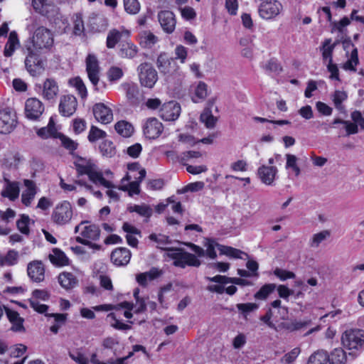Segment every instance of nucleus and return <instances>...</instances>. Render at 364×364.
Listing matches in <instances>:
<instances>
[{"label":"nucleus","mask_w":364,"mask_h":364,"mask_svg":"<svg viewBox=\"0 0 364 364\" xmlns=\"http://www.w3.org/2000/svg\"><path fill=\"white\" fill-rule=\"evenodd\" d=\"M53 43V33L43 26L36 28L31 40L26 43L28 55L25 59V65L32 76L40 75L44 71V64L38 53L49 50Z\"/></svg>","instance_id":"nucleus-1"},{"label":"nucleus","mask_w":364,"mask_h":364,"mask_svg":"<svg viewBox=\"0 0 364 364\" xmlns=\"http://www.w3.org/2000/svg\"><path fill=\"white\" fill-rule=\"evenodd\" d=\"M74 164L79 176L87 175L89 179L95 185L107 188H114L111 181L104 178L102 172L99 170L92 159L80 157Z\"/></svg>","instance_id":"nucleus-2"},{"label":"nucleus","mask_w":364,"mask_h":364,"mask_svg":"<svg viewBox=\"0 0 364 364\" xmlns=\"http://www.w3.org/2000/svg\"><path fill=\"white\" fill-rule=\"evenodd\" d=\"M341 343L349 350L361 351L364 348V330L350 328L345 331L341 336Z\"/></svg>","instance_id":"nucleus-3"},{"label":"nucleus","mask_w":364,"mask_h":364,"mask_svg":"<svg viewBox=\"0 0 364 364\" xmlns=\"http://www.w3.org/2000/svg\"><path fill=\"white\" fill-rule=\"evenodd\" d=\"M167 255L173 259V265L181 268L186 266L198 267L200 265V261L193 254L183 251L182 249L168 248Z\"/></svg>","instance_id":"nucleus-4"},{"label":"nucleus","mask_w":364,"mask_h":364,"mask_svg":"<svg viewBox=\"0 0 364 364\" xmlns=\"http://www.w3.org/2000/svg\"><path fill=\"white\" fill-rule=\"evenodd\" d=\"M136 70L141 85L147 88L154 87L158 80V74L153 65L143 63L137 67Z\"/></svg>","instance_id":"nucleus-5"},{"label":"nucleus","mask_w":364,"mask_h":364,"mask_svg":"<svg viewBox=\"0 0 364 364\" xmlns=\"http://www.w3.org/2000/svg\"><path fill=\"white\" fill-rule=\"evenodd\" d=\"M73 215L71 204L68 201L64 200L55 207L51 215V219L57 225H64L70 223Z\"/></svg>","instance_id":"nucleus-6"},{"label":"nucleus","mask_w":364,"mask_h":364,"mask_svg":"<svg viewBox=\"0 0 364 364\" xmlns=\"http://www.w3.org/2000/svg\"><path fill=\"white\" fill-rule=\"evenodd\" d=\"M350 118L352 122L336 118L333 121L332 124H343L345 126L346 136L357 134L358 132V127L364 130V117L362 116L360 111L355 110L351 112Z\"/></svg>","instance_id":"nucleus-7"},{"label":"nucleus","mask_w":364,"mask_h":364,"mask_svg":"<svg viewBox=\"0 0 364 364\" xmlns=\"http://www.w3.org/2000/svg\"><path fill=\"white\" fill-rule=\"evenodd\" d=\"M18 119L16 112L9 108L0 110V133L9 134L17 127Z\"/></svg>","instance_id":"nucleus-8"},{"label":"nucleus","mask_w":364,"mask_h":364,"mask_svg":"<svg viewBox=\"0 0 364 364\" xmlns=\"http://www.w3.org/2000/svg\"><path fill=\"white\" fill-rule=\"evenodd\" d=\"M138 174V180H134L128 183H126L125 182L131 181L132 179V176L130 174H126V176L122 179L121 185L118 188L123 191H127L130 196L134 194H139L140 193V183L146 177V170H139Z\"/></svg>","instance_id":"nucleus-9"},{"label":"nucleus","mask_w":364,"mask_h":364,"mask_svg":"<svg viewBox=\"0 0 364 364\" xmlns=\"http://www.w3.org/2000/svg\"><path fill=\"white\" fill-rule=\"evenodd\" d=\"M85 64L88 78L95 89L97 90V84L100 81V72L99 61L94 54H88L85 59Z\"/></svg>","instance_id":"nucleus-10"},{"label":"nucleus","mask_w":364,"mask_h":364,"mask_svg":"<svg viewBox=\"0 0 364 364\" xmlns=\"http://www.w3.org/2000/svg\"><path fill=\"white\" fill-rule=\"evenodd\" d=\"M100 230L94 224H85L80 231V236L76 238V241L84 245H90V240H97L100 238Z\"/></svg>","instance_id":"nucleus-11"},{"label":"nucleus","mask_w":364,"mask_h":364,"mask_svg":"<svg viewBox=\"0 0 364 364\" xmlns=\"http://www.w3.org/2000/svg\"><path fill=\"white\" fill-rule=\"evenodd\" d=\"M181 106L175 101L164 103L159 109L160 117L165 121H175L181 114Z\"/></svg>","instance_id":"nucleus-12"},{"label":"nucleus","mask_w":364,"mask_h":364,"mask_svg":"<svg viewBox=\"0 0 364 364\" xmlns=\"http://www.w3.org/2000/svg\"><path fill=\"white\" fill-rule=\"evenodd\" d=\"M282 6L277 0L262 1L259 6V13L264 19H271L277 16L282 10Z\"/></svg>","instance_id":"nucleus-13"},{"label":"nucleus","mask_w":364,"mask_h":364,"mask_svg":"<svg viewBox=\"0 0 364 364\" xmlns=\"http://www.w3.org/2000/svg\"><path fill=\"white\" fill-rule=\"evenodd\" d=\"M158 21L162 30L168 34L172 33L176 25V19L175 14L168 10L161 11L157 15Z\"/></svg>","instance_id":"nucleus-14"},{"label":"nucleus","mask_w":364,"mask_h":364,"mask_svg":"<svg viewBox=\"0 0 364 364\" xmlns=\"http://www.w3.org/2000/svg\"><path fill=\"white\" fill-rule=\"evenodd\" d=\"M163 130L164 126L162 123L154 117L147 119L143 126L144 134L150 139L159 137Z\"/></svg>","instance_id":"nucleus-15"},{"label":"nucleus","mask_w":364,"mask_h":364,"mask_svg":"<svg viewBox=\"0 0 364 364\" xmlns=\"http://www.w3.org/2000/svg\"><path fill=\"white\" fill-rule=\"evenodd\" d=\"M44 111L43 103L37 98H29L26 101L25 114L33 120L38 119Z\"/></svg>","instance_id":"nucleus-16"},{"label":"nucleus","mask_w":364,"mask_h":364,"mask_svg":"<svg viewBox=\"0 0 364 364\" xmlns=\"http://www.w3.org/2000/svg\"><path fill=\"white\" fill-rule=\"evenodd\" d=\"M92 111L96 120L102 124H109L113 120L112 110L104 103L95 104Z\"/></svg>","instance_id":"nucleus-17"},{"label":"nucleus","mask_w":364,"mask_h":364,"mask_svg":"<svg viewBox=\"0 0 364 364\" xmlns=\"http://www.w3.org/2000/svg\"><path fill=\"white\" fill-rule=\"evenodd\" d=\"M77 102L73 95H64L60 98L59 112L64 117H70L75 112Z\"/></svg>","instance_id":"nucleus-18"},{"label":"nucleus","mask_w":364,"mask_h":364,"mask_svg":"<svg viewBox=\"0 0 364 364\" xmlns=\"http://www.w3.org/2000/svg\"><path fill=\"white\" fill-rule=\"evenodd\" d=\"M49 295L47 291L36 289L33 291L32 297L28 300L30 306L36 311L43 314L47 311L48 306L46 304H40L38 299L46 301L48 299Z\"/></svg>","instance_id":"nucleus-19"},{"label":"nucleus","mask_w":364,"mask_h":364,"mask_svg":"<svg viewBox=\"0 0 364 364\" xmlns=\"http://www.w3.org/2000/svg\"><path fill=\"white\" fill-rule=\"evenodd\" d=\"M27 273L34 282H41L45 277V268L41 261L34 260L28 264Z\"/></svg>","instance_id":"nucleus-20"},{"label":"nucleus","mask_w":364,"mask_h":364,"mask_svg":"<svg viewBox=\"0 0 364 364\" xmlns=\"http://www.w3.org/2000/svg\"><path fill=\"white\" fill-rule=\"evenodd\" d=\"M156 65L159 71L164 75H172L178 69L175 59L167 58L165 54H161L157 58Z\"/></svg>","instance_id":"nucleus-21"},{"label":"nucleus","mask_w":364,"mask_h":364,"mask_svg":"<svg viewBox=\"0 0 364 364\" xmlns=\"http://www.w3.org/2000/svg\"><path fill=\"white\" fill-rule=\"evenodd\" d=\"M131 252L126 247H118L112 252L110 258L116 266H126L130 261Z\"/></svg>","instance_id":"nucleus-22"},{"label":"nucleus","mask_w":364,"mask_h":364,"mask_svg":"<svg viewBox=\"0 0 364 364\" xmlns=\"http://www.w3.org/2000/svg\"><path fill=\"white\" fill-rule=\"evenodd\" d=\"M277 168L273 166H261L257 170V175L262 182L266 185H272L277 175Z\"/></svg>","instance_id":"nucleus-23"},{"label":"nucleus","mask_w":364,"mask_h":364,"mask_svg":"<svg viewBox=\"0 0 364 364\" xmlns=\"http://www.w3.org/2000/svg\"><path fill=\"white\" fill-rule=\"evenodd\" d=\"M343 44L344 50H348L350 48H353L351 50L350 55V58L343 65V68L345 70H350L353 72H355L356 71L355 67L359 63L358 49H357V48L355 47V46L350 41H344L343 43Z\"/></svg>","instance_id":"nucleus-24"},{"label":"nucleus","mask_w":364,"mask_h":364,"mask_svg":"<svg viewBox=\"0 0 364 364\" xmlns=\"http://www.w3.org/2000/svg\"><path fill=\"white\" fill-rule=\"evenodd\" d=\"M23 183L26 186V189L22 192L21 202L25 206L28 207L31 205L38 192V188L35 182L29 179H25Z\"/></svg>","instance_id":"nucleus-25"},{"label":"nucleus","mask_w":364,"mask_h":364,"mask_svg":"<svg viewBox=\"0 0 364 364\" xmlns=\"http://www.w3.org/2000/svg\"><path fill=\"white\" fill-rule=\"evenodd\" d=\"M129 31L120 28L119 29H112L109 31L107 37V46L113 48L116 44L122 38L129 36Z\"/></svg>","instance_id":"nucleus-26"},{"label":"nucleus","mask_w":364,"mask_h":364,"mask_svg":"<svg viewBox=\"0 0 364 364\" xmlns=\"http://www.w3.org/2000/svg\"><path fill=\"white\" fill-rule=\"evenodd\" d=\"M59 88L56 81L48 78L43 82L42 96L47 100H54L58 94Z\"/></svg>","instance_id":"nucleus-27"},{"label":"nucleus","mask_w":364,"mask_h":364,"mask_svg":"<svg viewBox=\"0 0 364 364\" xmlns=\"http://www.w3.org/2000/svg\"><path fill=\"white\" fill-rule=\"evenodd\" d=\"M4 179L6 182V186L1 192L4 197L9 198L11 200H14L19 196V187L17 182H11L6 174H4Z\"/></svg>","instance_id":"nucleus-28"},{"label":"nucleus","mask_w":364,"mask_h":364,"mask_svg":"<svg viewBox=\"0 0 364 364\" xmlns=\"http://www.w3.org/2000/svg\"><path fill=\"white\" fill-rule=\"evenodd\" d=\"M161 275V272L156 268H151L149 271L136 274V280L142 287H146L148 283Z\"/></svg>","instance_id":"nucleus-29"},{"label":"nucleus","mask_w":364,"mask_h":364,"mask_svg":"<svg viewBox=\"0 0 364 364\" xmlns=\"http://www.w3.org/2000/svg\"><path fill=\"white\" fill-rule=\"evenodd\" d=\"M7 318L12 323L11 330L14 331H21L23 330V319L19 316V314L14 310L4 308Z\"/></svg>","instance_id":"nucleus-30"},{"label":"nucleus","mask_w":364,"mask_h":364,"mask_svg":"<svg viewBox=\"0 0 364 364\" xmlns=\"http://www.w3.org/2000/svg\"><path fill=\"white\" fill-rule=\"evenodd\" d=\"M213 102H208V107H206L200 116V121L205 124V126L208 129H213L215 127V124L218 122V118L214 117L212 111L210 109V107L213 106Z\"/></svg>","instance_id":"nucleus-31"},{"label":"nucleus","mask_w":364,"mask_h":364,"mask_svg":"<svg viewBox=\"0 0 364 364\" xmlns=\"http://www.w3.org/2000/svg\"><path fill=\"white\" fill-rule=\"evenodd\" d=\"M127 210L129 213H136L140 216L145 218L146 222L149 221L153 213L151 207L146 203L129 205Z\"/></svg>","instance_id":"nucleus-32"},{"label":"nucleus","mask_w":364,"mask_h":364,"mask_svg":"<svg viewBox=\"0 0 364 364\" xmlns=\"http://www.w3.org/2000/svg\"><path fill=\"white\" fill-rule=\"evenodd\" d=\"M138 48L133 43L127 41L122 43L119 55L123 58L132 59L136 56Z\"/></svg>","instance_id":"nucleus-33"},{"label":"nucleus","mask_w":364,"mask_h":364,"mask_svg":"<svg viewBox=\"0 0 364 364\" xmlns=\"http://www.w3.org/2000/svg\"><path fill=\"white\" fill-rule=\"evenodd\" d=\"M58 282L63 288L71 289L77 285V279L73 274L65 272L59 274Z\"/></svg>","instance_id":"nucleus-34"},{"label":"nucleus","mask_w":364,"mask_h":364,"mask_svg":"<svg viewBox=\"0 0 364 364\" xmlns=\"http://www.w3.org/2000/svg\"><path fill=\"white\" fill-rule=\"evenodd\" d=\"M50 262L55 266H65L68 264L69 259L65 254L58 248L53 250V252L48 256Z\"/></svg>","instance_id":"nucleus-35"},{"label":"nucleus","mask_w":364,"mask_h":364,"mask_svg":"<svg viewBox=\"0 0 364 364\" xmlns=\"http://www.w3.org/2000/svg\"><path fill=\"white\" fill-rule=\"evenodd\" d=\"M328 360L329 356L327 351L322 349L317 350L309 357L307 364H326Z\"/></svg>","instance_id":"nucleus-36"},{"label":"nucleus","mask_w":364,"mask_h":364,"mask_svg":"<svg viewBox=\"0 0 364 364\" xmlns=\"http://www.w3.org/2000/svg\"><path fill=\"white\" fill-rule=\"evenodd\" d=\"M330 364H346L347 361L346 353L341 348H334L328 354Z\"/></svg>","instance_id":"nucleus-37"},{"label":"nucleus","mask_w":364,"mask_h":364,"mask_svg":"<svg viewBox=\"0 0 364 364\" xmlns=\"http://www.w3.org/2000/svg\"><path fill=\"white\" fill-rule=\"evenodd\" d=\"M121 87L125 92L127 98L134 102L137 100L139 90L137 85L134 82H124L121 85Z\"/></svg>","instance_id":"nucleus-38"},{"label":"nucleus","mask_w":364,"mask_h":364,"mask_svg":"<svg viewBox=\"0 0 364 364\" xmlns=\"http://www.w3.org/2000/svg\"><path fill=\"white\" fill-rule=\"evenodd\" d=\"M18 44L19 41L16 33L15 31H11L4 48V55L6 57L11 56Z\"/></svg>","instance_id":"nucleus-39"},{"label":"nucleus","mask_w":364,"mask_h":364,"mask_svg":"<svg viewBox=\"0 0 364 364\" xmlns=\"http://www.w3.org/2000/svg\"><path fill=\"white\" fill-rule=\"evenodd\" d=\"M348 98V95L344 91L336 90L332 96V100L336 108L342 113L346 112L345 107L342 103Z\"/></svg>","instance_id":"nucleus-40"},{"label":"nucleus","mask_w":364,"mask_h":364,"mask_svg":"<svg viewBox=\"0 0 364 364\" xmlns=\"http://www.w3.org/2000/svg\"><path fill=\"white\" fill-rule=\"evenodd\" d=\"M18 252L14 250L8 251L5 256H0V266H13L17 264Z\"/></svg>","instance_id":"nucleus-41"},{"label":"nucleus","mask_w":364,"mask_h":364,"mask_svg":"<svg viewBox=\"0 0 364 364\" xmlns=\"http://www.w3.org/2000/svg\"><path fill=\"white\" fill-rule=\"evenodd\" d=\"M57 134V129L55 127V124L52 119H50L47 127H42L37 132V134L43 139L56 137Z\"/></svg>","instance_id":"nucleus-42"},{"label":"nucleus","mask_w":364,"mask_h":364,"mask_svg":"<svg viewBox=\"0 0 364 364\" xmlns=\"http://www.w3.org/2000/svg\"><path fill=\"white\" fill-rule=\"evenodd\" d=\"M114 128L117 132L124 137L130 136L134 131L132 125L126 121L118 122Z\"/></svg>","instance_id":"nucleus-43"},{"label":"nucleus","mask_w":364,"mask_h":364,"mask_svg":"<svg viewBox=\"0 0 364 364\" xmlns=\"http://www.w3.org/2000/svg\"><path fill=\"white\" fill-rule=\"evenodd\" d=\"M102 156L108 158L114 156L116 154L115 146L110 140L102 141L99 146Z\"/></svg>","instance_id":"nucleus-44"},{"label":"nucleus","mask_w":364,"mask_h":364,"mask_svg":"<svg viewBox=\"0 0 364 364\" xmlns=\"http://www.w3.org/2000/svg\"><path fill=\"white\" fill-rule=\"evenodd\" d=\"M158 41V37L149 31H145L141 35V43L145 48H151Z\"/></svg>","instance_id":"nucleus-45"},{"label":"nucleus","mask_w":364,"mask_h":364,"mask_svg":"<svg viewBox=\"0 0 364 364\" xmlns=\"http://www.w3.org/2000/svg\"><path fill=\"white\" fill-rule=\"evenodd\" d=\"M276 289V284H267L262 286L259 290L255 294V299L257 300H265L268 296Z\"/></svg>","instance_id":"nucleus-46"},{"label":"nucleus","mask_w":364,"mask_h":364,"mask_svg":"<svg viewBox=\"0 0 364 364\" xmlns=\"http://www.w3.org/2000/svg\"><path fill=\"white\" fill-rule=\"evenodd\" d=\"M207 95V85L203 82H200L195 90V96L192 100L195 103H198L200 101L205 100Z\"/></svg>","instance_id":"nucleus-47"},{"label":"nucleus","mask_w":364,"mask_h":364,"mask_svg":"<svg viewBox=\"0 0 364 364\" xmlns=\"http://www.w3.org/2000/svg\"><path fill=\"white\" fill-rule=\"evenodd\" d=\"M107 79L111 82L119 80L124 76L123 70L117 66H112L107 72Z\"/></svg>","instance_id":"nucleus-48"},{"label":"nucleus","mask_w":364,"mask_h":364,"mask_svg":"<svg viewBox=\"0 0 364 364\" xmlns=\"http://www.w3.org/2000/svg\"><path fill=\"white\" fill-rule=\"evenodd\" d=\"M331 40H325L323 48H322V56L324 60L328 61V63H333L332 53L335 48L334 44H331Z\"/></svg>","instance_id":"nucleus-49"},{"label":"nucleus","mask_w":364,"mask_h":364,"mask_svg":"<svg viewBox=\"0 0 364 364\" xmlns=\"http://www.w3.org/2000/svg\"><path fill=\"white\" fill-rule=\"evenodd\" d=\"M70 83L75 87L78 94L82 99H85L87 96V91L85 83L80 77H76L70 80Z\"/></svg>","instance_id":"nucleus-50"},{"label":"nucleus","mask_w":364,"mask_h":364,"mask_svg":"<svg viewBox=\"0 0 364 364\" xmlns=\"http://www.w3.org/2000/svg\"><path fill=\"white\" fill-rule=\"evenodd\" d=\"M218 250L220 254L225 255L233 258H242V255H245L243 252L240 250L233 248L232 247L220 245L218 246Z\"/></svg>","instance_id":"nucleus-51"},{"label":"nucleus","mask_w":364,"mask_h":364,"mask_svg":"<svg viewBox=\"0 0 364 364\" xmlns=\"http://www.w3.org/2000/svg\"><path fill=\"white\" fill-rule=\"evenodd\" d=\"M123 3L127 13L135 15L139 12L141 5L138 0H123Z\"/></svg>","instance_id":"nucleus-52"},{"label":"nucleus","mask_w":364,"mask_h":364,"mask_svg":"<svg viewBox=\"0 0 364 364\" xmlns=\"http://www.w3.org/2000/svg\"><path fill=\"white\" fill-rule=\"evenodd\" d=\"M46 316L48 317L54 318L55 321L57 323H55L54 325L51 326L50 330L53 333L56 334L58 332L59 328L60 327V325L59 323H63L65 321L66 315L63 314H46Z\"/></svg>","instance_id":"nucleus-53"},{"label":"nucleus","mask_w":364,"mask_h":364,"mask_svg":"<svg viewBox=\"0 0 364 364\" xmlns=\"http://www.w3.org/2000/svg\"><path fill=\"white\" fill-rule=\"evenodd\" d=\"M329 235L330 233L328 230H323L314 234L309 242L310 246L311 247H318L319 245L329 236Z\"/></svg>","instance_id":"nucleus-54"},{"label":"nucleus","mask_w":364,"mask_h":364,"mask_svg":"<svg viewBox=\"0 0 364 364\" xmlns=\"http://www.w3.org/2000/svg\"><path fill=\"white\" fill-rule=\"evenodd\" d=\"M287 163L285 168L287 169L291 168L296 176L300 174V168L297 165V157L295 155L287 154H286Z\"/></svg>","instance_id":"nucleus-55"},{"label":"nucleus","mask_w":364,"mask_h":364,"mask_svg":"<svg viewBox=\"0 0 364 364\" xmlns=\"http://www.w3.org/2000/svg\"><path fill=\"white\" fill-rule=\"evenodd\" d=\"M301 353V349L299 347H296L293 348L289 353L284 354V355L282 358V363L284 364H291L293 363L296 358Z\"/></svg>","instance_id":"nucleus-56"},{"label":"nucleus","mask_w":364,"mask_h":364,"mask_svg":"<svg viewBox=\"0 0 364 364\" xmlns=\"http://www.w3.org/2000/svg\"><path fill=\"white\" fill-rule=\"evenodd\" d=\"M220 245L215 242L214 240H208L205 244V247H206L205 255H207L210 259H215L217 257L215 248L217 247L218 249V246Z\"/></svg>","instance_id":"nucleus-57"},{"label":"nucleus","mask_w":364,"mask_h":364,"mask_svg":"<svg viewBox=\"0 0 364 364\" xmlns=\"http://www.w3.org/2000/svg\"><path fill=\"white\" fill-rule=\"evenodd\" d=\"M30 223V218L26 215H21L19 220H17L16 225L19 231L25 235L29 233L28 224Z\"/></svg>","instance_id":"nucleus-58"},{"label":"nucleus","mask_w":364,"mask_h":364,"mask_svg":"<svg viewBox=\"0 0 364 364\" xmlns=\"http://www.w3.org/2000/svg\"><path fill=\"white\" fill-rule=\"evenodd\" d=\"M106 132L100 129L95 126H92L88 134V140L95 142L100 139L105 137Z\"/></svg>","instance_id":"nucleus-59"},{"label":"nucleus","mask_w":364,"mask_h":364,"mask_svg":"<svg viewBox=\"0 0 364 364\" xmlns=\"http://www.w3.org/2000/svg\"><path fill=\"white\" fill-rule=\"evenodd\" d=\"M150 240L156 242L159 245V247L161 249L165 250L162 245H165L170 243V240L168 236L162 234L156 235L155 233H152L149 236Z\"/></svg>","instance_id":"nucleus-60"},{"label":"nucleus","mask_w":364,"mask_h":364,"mask_svg":"<svg viewBox=\"0 0 364 364\" xmlns=\"http://www.w3.org/2000/svg\"><path fill=\"white\" fill-rule=\"evenodd\" d=\"M84 30L85 27L81 15L76 14L74 18L73 33L75 35H80Z\"/></svg>","instance_id":"nucleus-61"},{"label":"nucleus","mask_w":364,"mask_h":364,"mask_svg":"<svg viewBox=\"0 0 364 364\" xmlns=\"http://www.w3.org/2000/svg\"><path fill=\"white\" fill-rule=\"evenodd\" d=\"M47 0H32V6L36 11L41 15H48V11L46 10V5L45 4Z\"/></svg>","instance_id":"nucleus-62"},{"label":"nucleus","mask_w":364,"mask_h":364,"mask_svg":"<svg viewBox=\"0 0 364 364\" xmlns=\"http://www.w3.org/2000/svg\"><path fill=\"white\" fill-rule=\"evenodd\" d=\"M274 274L282 281H285L288 279H294L296 277L294 272L279 268H277L274 271Z\"/></svg>","instance_id":"nucleus-63"},{"label":"nucleus","mask_w":364,"mask_h":364,"mask_svg":"<svg viewBox=\"0 0 364 364\" xmlns=\"http://www.w3.org/2000/svg\"><path fill=\"white\" fill-rule=\"evenodd\" d=\"M99 281L100 287L107 291H113L114 287L112 279L109 277L105 274H100L99 276Z\"/></svg>","instance_id":"nucleus-64"}]
</instances>
